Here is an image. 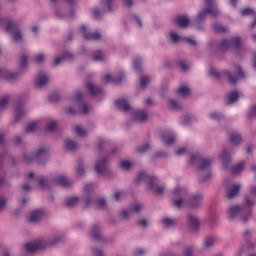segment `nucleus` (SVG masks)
Instances as JSON below:
<instances>
[{"label":"nucleus","instance_id":"1","mask_svg":"<svg viewBox=\"0 0 256 256\" xmlns=\"http://www.w3.org/2000/svg\"><path fill=\"white\" fill-rule=\"evenodd\" d=\"M91 108L85 103L83 93L79 90L75 91L68 100V106L65 108V113L68 115H76V113H83L87 115Z\"/></svg>","mask_w":256,"mask_h":256},{"label":"nucleus","instance_id":"2","mask_svg":"<svg viewBox=\"0 0 256 256\" xmlns=\"http://www.w3.org/2000/svg\"><path fill=\"white\" fill-rule=\"evenodd\" d=\"M146 183L148 191H152V193H155L156 195H163L165 192V186L159 185L160 180L157 178V176H149L147 175V172L141 171L137 174L135 183Z\"/></svg>","mask_w":256,"mask_h":256},{"label":"nucleus","instance_id":"3","mask_svg":"<svg viewBox=\"0 0 256 256\" xmlns=\"http://www.w3.org/2000/svg\"><path fill=\"white\" fill-rule=\"evenodd\" d=\"M93 191H95V186H93V184H86L82 191L81 198H79V196H70L66 198L65 204L67 207H75V205L82 202L86 207H89V205L95 203V201L91 199V193H93Z\"/></svg>","mask_w":256,"mask_h":256},{"label":"nucleus","instance_id":"4","mask_svg":"<svg viewBox=\"0 0 256 256\" xmlns=\"http://www.w3.org/2000/svg\"><path fill=\"white\" fill-rule=\"evenodd\" d=\"M61 239L62 237L60 235H56L50 240L38 239L33 242L27 243L25 245V249L26 251H28V253H33V251H39V249H45V247H48V245H55V243H59Z\"/></svg>","mask_w":256,"mask_h":256},{"label":"nucleus","instance_id":"5","mask_svg":"<svg viewBox=\"0 0 256 256\" xmlns=\"http://www.w3.org/2000/svg\"><path fill=\"white\" fill-rule=\"evenodd\" d=\"M204 3L206 7L198 13V16L196 17L197 23L203 21L208 15H211L212 17H217V15H219V8H217V2H215V0H204Z\"/></svg>","mask_w":256,"mask_h":256},{"label":"nucleus","instance_id":"6","mask_svg":"<svg viewBox=\"0 0 256 256\" xmlns=\"http://www.w3.org/2000/svg\"><path fill=\"white\" fill-rule=\"evenodd\" d=\"M190 165H198L199 171H209L211 165H213V161L201 157L199 153H193L190 156Z\"/></svg>","mask_w":256,"mask_h":256},{"label":"nucleus","instance_id":"7","mask_svg":"<svg viewBox=\"0 0 256 256\" xmlns=\"http://www.w3.org/2000/svg\"><path fill=\"white\" fill-rule=\"evenodd\" d=\"M51 3H59V0H50ZM77 3V0H61V5L65 9H68L67 13L62 14L61 13V8L56 9V15L57 17L60 18H65V17H73L75 10H73V7H75Z\"/></svg>","mask_w":256,"mask_h":256},{"label":"nucleus","instance_id":"8","mask_svg":"<svg viewBox=\"0 0 256 256\" xmlns=\"http://www.w3.org/2000/svg\"><path fill=\"white\" fill-rule=\"evenodd\" d=\"M125 77H127L125 70L119 68L114 72H106L102 77V81H104V83H121Z\"/></svg>","mask_w":256,"mask_h":256},{"label":"nucleus","instance_id":"9","mask_svg":"<svg viewBox=\"0 0 256 256\" xmlns=\"http://www.w3.org/2000/svg\"><path fill=\"white\" fill-rule=\"evenodd\" d=\"M6 31L11 34L13 41L16 43L23 39V34L21 33V28L17 24L15 20H7L6 21Z\"/></svg>","mask_w":256,"mask_h":256},{"label":"nucleus","instance_id":"10","mask_svg":"<svg viewBox=\"0 0 256 256\" xmlns=\"http://www.w3.org/2000/svg\"><path fill=\"white\" fill-rule=\"evenodd\" d=\"M185 187L177 185L172 191L173 203L176 207H185L187 202L183 199L185 197Z\"/></svg>","mask_w":256,"mask_h":256},{"label":"nucleus","instance_id":"11","mask_svg":"<svg viewBox=\"0 0 256 256\" xmlns=\"http://www.w3.org/2000/svg\"><path fill=\"white\" fill-rule=\"evenodd\" d=\"M222 76H224L227 80L230 81L233 85L239 81V79H243L245 77V73L241 66L236 67V71L232 74L229 70L222 72Z\"/></svg>","mask_w":256,"mask_h":256},{"label":"nucleus","instance_id":"12","mask_svg":"<svg viewBox=\"0 0 256 256\" xmlns=\"http://www.w3.org/2000/svg\"><path fill=\"white\" fill-rule=\"evenodd\" d=\"M244 203L245 200L243 201L242 206H239L237 204L230 205L226 211L228 219H235V217H237V215H239L241 211H245V209H251V207H245Z\"/></svg>","mask_w":256,"mask_h":256},{"label":"nucleus","instance_id":"13","mask_svg":"<svg viewBox=\"0 0 256 256\" xmlns=\"http://www.w3.org/2000/svg\"><path fill=\"white\" fill-rule=\"evenodd\" d=\"M33 83L36 89H43L49 83V74L47 72H39L34 78Z\"/></svg>","mask_w":256,"mask_h":256},{"label":"nucleus","instance_id":"14","mask_svg":"<svg viewBox=\"0 0 256 256\" xmlns=\"http://www.w3.org/2000/svg\"><path fill=\"white\" fill-rule=\"evenodd\" d=\"M80 31L87 41H99L101 39V34L99 32H89V27L82 25Z\"/></svg>","mask_w":256,"mask_h":256},{"label":"nucleus","instance_id":"15","mask_svg":"<svg viewBox=\"0 0 256 256\" xmlns=\"http://www.w3.org/2000/svg\"><path fill=\"white\" fill-rule=\"evenodd\" d=\"M141 209H143V205L135 203L131 205L128 209L122 210V212L120 213V217L121 219H129V217H131L133 213H139Z\"/></svg>","mask_w":256,"mask_h":256},{"label":"nucleus","instance_id":"16","mask_svg":"<svg viewBox=\"0 0 256 256\" xmlns=\"http://www.w3.org/2000/svg\"><path fill=\"white\" fill-rule=\"evenodd\" d=\"M109 165V160L105 157L99 158L95 163V172L97 175H103L105 171H107V167Z\"/></svg>","mask_w":256,"mask_h":256},{"label":"nucleus","instance_id":"17","mask_svg":"<svg viewBox=\"0 0 256 256\" xmlns=\"http://www.w3.org/2000/svg\"><path fill=\"white\" fill-rule=\"evenodd\" d=\"M256 186L250 188V193L244 198V207H253L255 205Z\"/></svg>","mask_w":256,"mask_h":256},{"label":"nucleus","instance_id":"18","mask_svg":"<svg viewBox=\"0 0 256 256\" xmlns=\"http://www.w3.org/2000/svg\"><path fill=\"white\" fill-rule=\"evenodd\" d=\"M201 203H203V195L201 193H197L191 196L187 205L192 209H197V207H201Z\"/></svg>","mask_w":256,"mask_h":256},{"label":"nucleus","instance_id":"19","mask_svg":"<svg viewBox=\"0 0 256 256\" xmlns=\"http://www.w3.org/2000/svg\"><path fill=\"white\" fill-rule=\"evenodd\" d=\"M115 106L120 109V111H131V104L129 103V98H119L115 101Z\"/></svg>","mask_w":256,"mask_h":256},{"label":"nucleus","instance_id":"20","mask_svg":"<svg viewBox=\"0 0 256 256\" xmlns=\"http://www.w3.org/2000/svg\"><path fill=\"white\" fill-rule=\"evenodd\" d=\"M241 46V38L235 37L231 40H224L221 42V49H229L230 47H240Z\"/></svg>","mask_w":256,"mask_h":256},{"label":"nucleus","instance_id":"21","mask_svg":"<svg viewBox=\"0 0 256 256\" xmlns=\"http://www.w3.org/2000/svg\"><path fill=\"white\" fill-rule=\"evenodd\" d=\"M131 117L133 121H138V123H142V121H147V112L145 110H134L131 113Z\"/></svg>","mask_w":256,"mask_h":256},{"label":"nucleus","instance_id":"22","mask_svg":"<svg viewBox=\"0 0 256 256\" xmlns=\"http://www.w3.org/2000/svg\"><path fill=\"white\" fill-rule=\"evenodd\" d=\"M47 154V149L40 148L35 154L26 153L24 154V160L26 163H31L33 159H37V157H43V155Z\"/></svg>","mask_w":256,"mask_h":256},{"label":"nucleus","instance_id":"23","mask_svg":"<svg viewBox=\"0 0 256 256\" xmlns=\"http://www.w3.org/2000/svg\"><path fill=\"white\" fill-rule=\"evenodd\" d=\"M220 160L222 162V167L224 169H229V163H231V152L227 149H224L220 154Z\"/></svg>","mask_w":256,"mask_h":256},{"label":"nucleus","instance_id":"24","mask_svg":"<svg viewBox=\"0 0 256 256\" xmlns=\"http://www.w3.org/2000/svg\"><path fill=\"white\" fill-rule=\"evenodd\" d=\"M44 216L45 212L43 210H34L29 214L28 221H30V223H37V221Z\"/></svg>","mask_w":256,"mask_h":256},{"label":"nucleus","instance_id":"25","mask_svg":"<svg viewBox=\"0 0 256 256\" xmlns=\"http://www.w3.org/2000/svg\"><path fill=\"white\" fill-rule=\"evenodd\" d=\"M19 73L17 72H11L9 70H1L0 69V77L2 79H5V81H13L14 79H17Z\"/></svg>","mask_w":256,"mask_h":256},{"label":"nucleus","instance_id":"26","mask_svg":"<svg viewBox=\"0 0 256 256\" xmlns=\"http://www.w3.org/2000/svg\"><path fill=\"white\" fill-rule=\"evenodd\" d=\"M69 59H73V54L70 52H65L63 55L58 56L54 59L53 65L55 67L61 65V63H65V61H69Z\"/></svg>","mask_w":256,"mask_h":256},{"label":"nucleus","instance_id":"27","mask_svg":"<svg viewBox=\"0 0 256 256\" xmlns=\"http://www.w3.org/2000/svg\"><path fill=\"white\" fill-rule=\"evenodd\" d=\"M239 189H241V184L239 183L231 184L227 189L228 198L233 199V197H237V193H239Z\"/></svg>","mask_w":256,"mask_h":256},{"label":"nucleus","instance_id":"28","mask_svg":"<svg viewBox=\"0 0 256 256\" xmlns=\"http://www.w3.org/2000/svg\"><path fill=\"white\" fill-rule=\"evenodd\" d=\"M54 183L62 187H71V181L65 175L59 174L54 178Z\"/></svg>","mask_w":256,"mask_h":256},{"label":"nucleus","instance_id":"29","mask_svg":"<svg viewBox=\"0 0 256 256\" xmlns=\"http://www.w3.org/2000/svg\"><path fill=\"white\" fill-rule=\"evenodd\" d=\"M92 61L103 63V61H107V54L101 50H97L92 54Z\"/></svg>","mask_w":256,"mask_h":256},{"label":"nucleus","instance_id":"30","mask_svg":"<svg viewBox=\"0 0 256 256\" xmlns=\"http://www.w3.org/2000/svg\"><path fill=\"white\" fill-rule=\"evenodd\" d=\"M182 125H191V123H197V116L195 114H186L181 118Z\"/></svg>","mask_w":256,"mask_h":256},{"label":"nucleus","instance_id":"31","mask_svg":"<svg viewBox=\"0 0 256 256\" xmlns=\"http://www.w3.org/2000/svg\"><path fill=\"white\" fill-rule=\"evenodd\" d=\"M86 89L90 93V95H92L93 97H95V96L99 95V93H101V89L99 87L95 86V84H93V82L86 83Z\"/></svg>","mask_w":256,"mask_h":256},{"label":"nucleus","instance_id":"32","mask_svg":"<svg viewBox=\"0 0 256 256\" xmlns=\"http://www.w3.org/2000/svg\"><path fill=\"white\" fill-rule=\"evenodd\" d=\"M24 115H27V109L23 106H18L14 109V117L16 121H19L21 117H24Z\"/></svg>","mask_w":256,"mask_h":256},{"label":"nucleus","instance_id":"33","mask_svg":"<svg viewBox=\"0 0 256 256\" xmlns=\"http://www.w3.org/2000/svg\"><path fill=\"white\" fill-rule=\"evenodd\" d=\"M188 225L192 227V229H199V218L195 215H188Z\"/></svg>","mask_w":256,"mask_h":256},{"label":"nucleus","instance_id":"34","mask_svg":"<svg viewBox=\"0 0 256 256\" xmlns=\"http://www.w3.org/2000/svg\"><path fill=\"white\" fill-rule=\"evenodd\" d=\"M177 93L180 97H189L191 95V88L187 85H182L178 88Z\"/></svg>","mask_w":256,"mask_h":256},{"label":"nucleus","instance_id":"35","mask_svg":"<svg viewBox=\"0 0 256 256\" xmlns=\"http://www.w3.org/2000/svg\"><path fill=\"white\" fill-rule=\"evenodd\" d=\"M64 147L67 151H75V149L79 147V144L71 139H66L64 142Z\"/></svg>","mask_w":256,"mask_h":256},{"label":"nucleus","instance_id":"36","mask_svg":"<svg viewBox=\"0 0 256 256\" xmlns=\"http://www.w3.org/2000/svg\"><path fill=\"white\" fill-rule=\"evenodd\" d=\"M241 97V92H231L228 94L227 99H228V103H236L237 101H239V98Z\"/></svg>","mask_w":256,"mask_h":256},{"label":"nucleus","instance_id":"37","mask_svg":"<svg viewBox=\"0 0 256 256\" xmlns=\"http://www.w3.org/2000/svg\"><path fill=\"white\" fill-rule=\"evenodd\" d=\"M90 235L93 239H99L101 237V226L94 225L90 230Z\"/></svg>","mask_w":256,"mask_h":256},{"label":"nucleus","instance_id":"38","mask_svg":"<svg viewBox=\"0 0 256 256\" xmlns=\"http://www.w3.org/2000/svg\"><path fill=\"white\" fill-rule=\"evenodd\" d=\"M229 141L231 145H239V143H241L242 141L241 134L239 133L230 134Z\"/></svg>","mask_w":256,"mask_h":256},{"label":"nucleus","instance_id":"39","mask_svg":"<svg viewBox=\"0 0 256 256\" xmlns=\"http://www.w3.org/2000/svg\"><path fill=\"white\" fill-rule=\"evenodd\" d=\"M176 23L180 27H187L189 25V18L187 16H178L176 18Z\"/></svg>","mask_w":256,"mask_h":256},{"label":"nucleus","instance_id":"40","mask_svg":"<svg viewBox=\"0 0 256 256\" xmlns=\"http://www.w3.org/2000/svg\"><path fill=\"white\" fill-rule=\"evenodd\" d=\"M167 107L172 111H177V109H181V103L176 100L170 99L168 100Z\"/></svg>","mask_w":256,"mask_h":256},{"label":"nucleus","instance_id":"41","mask_svg":"<svg viewBox=\"0 0 256 256\" xmlns=\"http://www.w3.org/2000/svg\"><path fill=\"white\" fill-rule=\"evenodd\" d=\"M176 138L177 136H175V134H166L163 136V141L164 143H166V145H173V143H175Z\"/></svg>","mask_w":256,"mask_h":256},{"label":"nucleus","instance_id":"42","mask_svg":"<svg viewBox=\"0 0 256 256\" xmlns=\"http://www.w3.org/2000/svg\"><path fill=\"white\" fill-rule=\"evenodd\" d=\"M27 65H29V55L23 54L20 58V68L27 69Z\"/></svg>","mask_w":256,"mask_h":256},{"label":"nucleus","instance_id":"43","mask_svg":"<svg viewBox=\"0 0 256 256\" xmlns=\"http://www.w3.org/2000/svg\"><path fill=\"white\" fill-rule=\"evenodd\" d=\"M163 227H173L175 225V220L173 218L165 217L161 219Z\"/></svg>","mask_w":256,"mask_h":256},{"label":"nucleus","instance_id":"44","mask_svg":"<svg viewBox=\"0 0 256 256\" xmlns=\"http://www.w3.org/2000/svg\"><path fill=\"white\" fill-rule=\"evenodd\" d=\"M209 119H211V121H220V119H223V114L221 112L218 111H214L211 112L208 115Z\"/></svg>","mask_w":256,"mask_h":256},{"label":"nucleus","instance_id":"45","mask_svg":"<svg viewBox=\"0 0 256 256\" xmlns=\"http://www.w3.org/2000/svg\"><path fill=\"white\" fill-rule=\"evenodd\" d=\"M132 167H133V162L129 160H122L120 162V169H123L124 171H129V169Z\"/></svg>","mask_w":256,"mask_h":256},{"label":"nucleus","instance_id":"46","mask_svg":"<svg viewBox=\"0 0 256 256\" xmlns=\"http://www.w3.org/2000/svg\"><path fill=\"white\" fill-rule=\"evenodd\" d=\"M213 245H215V237L209 236V237L205 238L204 247L206 249H209V247H213Z\"/></svg>","mask_w":256,"mask_h":256},{"label":"nucleus","instance_id":"47","mask_svg":"<svg viewBox=\"0 0 256 256\" xmlns=\"http://www.w3.org/2000/svg\"><path fill=\"white\" fill-rule=\"evenodd\" d=\"M168 37L170 41H173L174 43H177V41H181V36H179V34H177V32L175 31H170L168 33Z\"/></svg>","mask_w":256,"mask_h":256},{"label":"nucleus","instance_id":"48","mask_svg":"<svg viewBox=\"0 0 256 256\" xmlns=\"http://www.w3.org/2000/svg\"><path fill=\"white\" fill-rule=\"evenodd\" d=\"M38 127V122L37 121H33L30 122L27 126H26V133H33V131H35Z\"/></svg>","mask_w":256,"mask_h":256},{"label":"nucleus","instance_id":"49","mask_svg":"<svg viewBox=\"0 0 256 256\" xmlns=\"http://www.w3.org/2000/svg\"><path fill=\"white\" fill-rule=\"evenodd\" d=\"M132 66L134 71H141V58H134Z\"/></svg>","mask_w":256,"mask_h":256},{"label":"nucleus","instance_id":"50","mask_svg":"<svg viewBox=\"0 0 256 256\" xmlns=\"http://www.w3.org/2000/svg\"><path fill=\"white\" fill-rule=\"evenodd\" d=\"M245 169V162H240L232 168V173H241Z\"/></svg>","mask_w":256,"mask_h":256},{"label":"nucleus","instance_id":"51","mask_svg":"<svg viewBox=\"0 0 256 256\" xmlns=\"http://www.w3.org/2000/svg\"><path fill=\"white\" fill-rule=\"evenodd\" d=\"M131 21H132V23L137 25V27H143V21H141V18H139L138 15H136V14L132 15Z\"/></svg>","mask_w":256,"mask_h":256},{"label":"nucleus","instance_id":"52","mask_svg":"<svg viewBox=\"0 0 256 256\" xmlns=\"http://www.w3.org/2000/svg\"><path fill=\"white\" fill-rule=\"evenodd\" d=\"M210 77H212V79H219L221 77V74H219L217 72V69L210 67L209 71H208Z\"/></svg>","mask_w":256,"mask_h":256},{"label":"nucleus","instance_id":"53","mask_svg":"<svg viewBox=\"0 0 256 256\" xmlns=\"http://www.w3.org/2000/svg\"><path fill=\"white\" fill-rule=\"evenodd\" d=\"M75 133L78 135V137H85V135H87V131L81 126L75 127Z\"/></svg>","mask_w":256,"mask_h":256},{"label":"nucleus","instance_id":"54","mask_svg":"<svg viewBox=\"0 0 256 256\" xmlns=\"http://www.w3.org/2000/svg\"><path fill=\"white\" fill-rule=\"evenodd\" d=\"M46 129H47L48 131H55V130L57 129V121H55V120H50V121L47 123Z\"/></svg>","mask_w":256,"mask_h":256},{"label":"nucleus","instance_id":"55","mask_svg":"<svg viewBox=\"0 0 256 256\" xmlns=\"http://www.w3.org/2000/svg\"><path fill=\"white\" fill-rule=\"evenodd\" d=\"M213 29L217 33H225V31H227V27H225V26H223L221 24H214L213 25Z\"/></svg>","mask_w":256,"mask_h":256},{"label":"nucleus","instance_id":"56","mask_svg":"<svg viewBox=\"0 0 256 256\" xmlns=\"http://www.w3.org/2000/svg\"><path fill=\"white\" fill-rule=\"evenodd\" d=\"M241 16L245 17L247 15H253V13H255V10H253V8H244L240 11Z\"/></svg>","mask_w":256,"mask_h":256},{"label":"nucleus","instance_id":"57","mask_svg":"<svg viewBox=\"0 0 256 256\" xmlns=\"http://www.w3.org/2000/svg\"><path fill=\"white\" fill-rule=\"evenodd\" d=\"M151 81L149 76H142L140 79V85L141 87H147L148 83Z\"/></svg>","mask_w":256,"mask_h":256},{"label":"nucleus","instance_id":"58","mask_svg":"<svg viewBox=\"0 0 256 256\" xmlns=\"http://www.w3.org/2000/svg\"><path fill=\"white\" fill-rule=\"evenodd\" d=\"M35 63H44L45 62V54L40 53L37 54L34 58Z\"/></svg>","mask_w":256,"mask_h":256},{"label":"nucleus","instance_id":"59","mask_svg":"<svg viewBox=\"0 0 256 256\" xmlns=\"http://www.w3.org/2000/svg\"><path fill=\"white\" fill-rule=\"evenodd\" d=\"M149 147H151V146L149 145V143H145L144 145L140 146V147L137 149V151H138V153H145V152L149 151Z\"/></svg>","mask_w":256,"mask_h":256},{"label":"nucleus","instance_id":"60","mask_svg":"<svg viewBox=\"0 0 256 256\" xmlns=\"http://www.w3.org/2000/svg\"><path fill=\"white\" fill-rule=\"evenodd\" d=\"M123 197H125V192L123 191H117L114 193V199L116 201H120V199H123Z\"/></svg>","mask_w":256,"mask_h":256},{"label":"nucleus","instance_id":"61","mask_svg":"<svg viewBox=\"0 0 256 256\" xmlns=\"http://www.w3.org/2000/svg\"><path fill=\"white\" fill-rule=\"evenodd\" d=\"M7 207V198L1 197L0 198V211H3Z\"/></svg>","mask_w":256,"mask_h":256},{"label":"nucleus","instance_id":"62","mask_svg":"<svg viewBox=\"0 0 256 256\" xmlns=\"http://www.w3.org/2000/svg\"><path fill=\"white\" fill-rule=\"evenodd\" d=\"M9 96H5L1 98L0 100V107H6V105L9 103Z\"/></svg>","mask_w":256,"mask_h":256},{"label":"nucleus","instance_id":"63","mask_svg":"<svg viewBox=\"0 0 256 256\" xmlns=\"http://www.w3.org/2000/svg\"><path fill=\"white\" fill-rule=\"evenodd\" d=\"M92 253L93 256H105L103 255V251H101V249L98 248H92Z\"/></svg>","mask_w":256,"mask_h":256},{"label":"nucleus","instance_id":"64","mask_svg":"<svg viewBox=\"0 0 256 256\" xmlns=\"http://www.w3.org/2000/svg\"><path fill=\"white\" fill-rule=\"evenodd\" d=\"M249 117H256V105L250 108Z\"/></svg>","mask_w":256,"mask_h":256}]
</instances>
